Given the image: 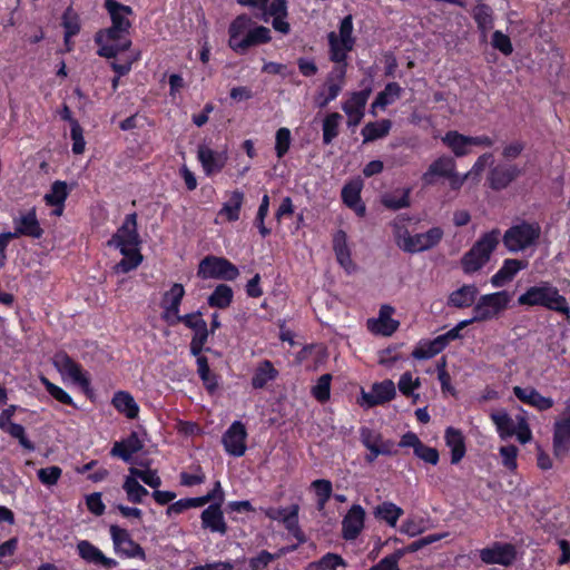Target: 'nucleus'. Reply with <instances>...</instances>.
Returning <instances> with one entry per match:
<instances>
[{
	"instance_id": "obj_8",
	"label": "nucleus",
	"mask_w": 570,
	"mask_h": 570,
	"mask_svg": "<svg viewBox=\"0 0 570 570\" xmlns=\"http://www.w3.org/2000/svg\"><path fill=\"white\" fill-rule=\"evenodd\" d=\"M509 302L507 292L482 295L473 307L472 323L484 322L497 317L505 309Z\"/></svg>"
},
{
	"instance_id": "obj_55",
	"label": "nucleus",
	"mask_w": 570,
	"mask_h": 570,
	"mask_svg": "<svg viewBox=\"0 0 570 570\" xmlns=\"http://www.w3.org/2000/svg\"><path fill=\"white\" fill-rule=\"evenodd\" d=\"M197 373L208 390L214 391L217 387V381L215 375L210 373L208 362L205 356H199L197 358Z\"/></svg>"
},
{
	"instance_id": "obj_48",
	"label": "nucleus",
	"mask_w": 570,
	"mask_h": 570,
	"mask_svg": "<svg viewBox=\"0 0 570 570\" xmlns=\"http://www.w3.org/2000/svg\"><path fill=\"white\" fill-rule=\"evenodd\" d=\"M271 40V31L263 26L252 27L249 32L244 37V53L248 48Z\"/></svg>"
},
{
	"instance_id": "obj_14",
	"label": "nucleus",
	"mask_w": 570,
	"mask_h": 570,
	"mask_svg": "<svg viewBox=\"0 0 570 570\" xmlns=\"http://www.w3.org/2000/svg\"><path fill=\"white\" fill-rule=\"evenodd\" d=\"M179 322H183L188 328L194 331L190 351L194 355H198L203 351L209 334L206 321L203 318L200 312H195L183 316L180 315V318L176 320V324Z\"/></svg>"
},
{
	"instance_id": "obj_41",
	"label": "nucleus",
	"mask_w": 570,
	"mask_h": 570,
	"mask_svg": "<svg viewBox=\"0 0 570 570\" xmlns=\"http://www.w3.org/2000/svg\"><path fill=\"white\" fill-rule=\"evenodd\" d=\"M478 293L475 285H463L450 294L449 305L458 308L469 307L474 303Z\"/></svg>"
},
{
	"instance_id": "obj_26",
	"label": "nucleus",
	"mask_w": 570,
	"mask_h": 570,
	"mask_svg": "<svg viewBox=\"0 0 570 570\" xmlns=\"http://www.w3.org/2000/svg\"><path fill=\"white\" fill-rule=\"evenodd\" d=\"M513 394L522 403L530 405L539 411H547L554 404V401L551 397L543 396L532 386H514Z\"/></svg>"
},
{
	"instance_id": "obj_34",
	"label": "nucleus",
	"mask_w": 570,
	"mask_h": 570,
	"mask_svg": "<svg viewBox=\"0 0 570 570\" xmlns=\"http://www.w3.org/2000/svg\"><path fill=\"white\" fill-rule=\"evenodd\" d=\"M443 144L455 157H464L472 150L471 136H465L456 130H450L442 137Z\"/></svg>"
},
{
	"instance_id": "obj_19",
	"label": "nucleus",
	"mask_w": 570,
	"mask_h": 570,
	"mask_svg": "<svg viewBox=\"0 0 570 570\" xmlns=\"http://www.w3.org/2000/svg\"><path fill=\"white\" fill-rule=\"evenodd\" d=\"M247 432L245 425L235 421L223 435L226 452L234 456H242L246 452Z\"/></svg>"
},
{
	"instance_id": "obj_50",
	"label": "nucleus",
	"mask_w": 570,
	"mask_h": 570,
	"mask_svg": "<svg viewBox=\"0 0 570 570\" xmlns=\"http://www.w3.org/2000/svg\"><path fill=\"white\" fill-rule=\"evenodd\" d=\"M312 488L317 497V507L320 510H323L332 495V483L328 480L318 479L312 482Z\"/></svg>"
},
{
	"instance_id": "obj_13",
	"label": "nucleus",
	"mask_w": 570,
	"mask_h": 570,
	"mask_svg": "<svg viewBox=\"0 0 570 570\" xmlns=\"http://www.w3.org/2000/svg\"><path fill=\"white\" fill-rule=\"evenodd\" d=\"M53 365L62 376L63 381H69L83 389L89 386V379L86 372H83L81 365L76 363L66 353H57L53 356Z\"/></svg>"
},
{
	"instance_id": "obj_6",
	"label": "nucleus",
	"mask_w": 570,
	"mask_h": 570,
	"mask_svg": "<svg viewBox=\"0 0 570 570\" xmlns=\"http://www.w3.org/2000/svg\"><path fill=\"white\" fill-rule=\"evenodd\" d=\"M490 416L501 439L514 435L522 444L531 441L532 432L524 416H511L503 410L493 412Z\"/></svg>"
},
{
	"instance_id": "obj_17",
	"label": "nucleus",
	"mask_w": 570,
	"mask_h": 570,
	"mask_svg": "<svg viewBox=\"0 0 570 570\" xmlns=\"http://www.w3.org/2000/svg\"><path fill=\"white\" fill-rule=\"evenodd\" d=\"M366 512L360 504H353L342 520V537L346 541L355 540L364 529Z\"/></svg>"
},
{
	"instance_id": "obj_44",
	"label": "nucleus",
	"mask_w": 570,
	"mask_h": 570,
	"mask_svg": "<svg viewBox=\"0 0 570 570\" xmlns=\"http://www.w3.org/2000/svg\"><path fill=\"white\" fill-rule=\"evenodd\" d=\"M392 127L389 119L368 122L362 129L363 141L368 142L385 137Z\"/></svg>"
},
{
	"instance_id": "obj_42",
	"label": "nucleus",
	"mask_w": 570,
	"mask_h": 570,
	"mask_svg": "<svg viewBox=\"0 0 570 570\" xmlns=\"http://www.w3.org/2000/svg\"><path fill=\"white\" fill-rule=\"evenodd\" d=\"M68 196V188L65 181H55L48 194L45 195V200L48 205L56 206V215H61L63 209V203Z\"/></svg>"
},
{
	"instance_id": "obj_52",
	"label": "nucleus",
	"mask_w": 570,
	"mask_h": 570,
	"mask_svg": "<svg viewBox=\"0 0 570 570\" xmlns=\"http://www.w3.org/2000/svg\"><path fill=\"white\" fill-rule=\"evenodd\" d=\"M62 24L65 28V42L68 46L71 37L77 35L80 29L78 16L70 9H68L62 17Z\"/></svg>"
},
{
	"instance_id": "obj_4",
	"label": "nucleus",
	"mask_w": 570,
	"mask_h": 570,
	"mask_svg": "<svg viewBox=\"0 0 570 570\" xmlns=\"http://www.w3.org/2000/svg\"><path fill=\"white\" fill-rule=\"evenodd\" d=\"M500 237L501 234L499 229H492L483 234L462 256L460 262L462 271L465 274L471 275L483 268L497 248Z\"/></svg>"
},
{
	"instance_id": "obj_64",
	"label": "nucleus",
	"mask_w": 570,
	"mask_h": 570,
	"mask_svg": "<svg viewBox=\"0 0 570 570\" xmlns=\"http://www.w3.org/2000/svg\"><path fill=\"white\" fill-rule=\"evenodd\" d=\"M420 384L419 377H413L410 372H406L400 377L397 386L402 394L410 396L413 391L420 386Z\"/></svg>"
},
{
	"instance_id": "obj_2",
	"label": "nucleus",
	"mask_w": 570,
	"mask_h": 570,
	"mask_svg": "<svg viewBox=\"0 0 570 570\" xmlns=\"http://www.w3.org/2000/svg\"><path fill=\"white\" fill-rule=\"evenodd\" d=\"M139 234L137 230V215L129 214L125 217L121 226L118 228L108 245L120 250L124 258L114 267L116 273H128L137 268L142 262V255L139 252Z\"/></svg>"
},
{
	"instance_id": "obj_9",
	"label": "nucleus",
	"mask_w": 570,
	"mask_h": 570,
	"mask_svg": "<svg viewBox=\"0 0 570 570\" xmlns=\"http://www.w3.org/2000/svg\"><path fill=\"white\" fill-rule=\"evenodd\" d=\"M127 35L128 32H122L112 27L100 30L95 38L99 46L98 55L114 58L118 52L127 50L131 43Z\"/></svg>"
},
{
	"instance_id": "obj_18",
	"label": "nucleus",
	"mask_w": 570,
	"mask_h": 570,
	"mask_svg": "<svg viewBox=\"0 0 570 570\" xmlns=\"http://www.w3.org/2000/svg\"><path fill=\"white\" fill-rule=\"evenodd\" d=\"M522 174L523 170L517 164H500L491 168L488 181L492 189L500 190L507 188Z\"/></svg>"
},
{
	"instance_id": "obj_57",
	"label": "nucleus",
	"mask_w": 570,
	"mask_h": 570,
	"mask_svg": "<svg viewBox=\"0 0 570 570\" xmlns=\"http://www.w3.org/2000/svg\"><path fill=\"white\" fill-rule=\"evenodd\" d=\"M525 141L521 139H514L503 145L501 155L507 161H512L521 156L525 149Z\"/></svg>"
},
{
	"instance_id": "obj_37",
	"label": "nucleus",
	"mask_w": 570,
	"mask_h": 570,
	"mask_svg": "<svg viewBox=\"0 0 570 570\" xmlns=\"http://www.w3.org/2000/svg\"><path fill=\"white\" fill-rule=\"evenodd\" d=\"M445 443L451 449V463H459L465 454V443L462 432L454 428L445 430Z\"/></svg>"
},
{
	"instance_id": "obj_39",
	"label": "nucleus",
	"mask_w": 570,
	"mask_h": 570,
	"mask_svg": "<svg viewBox=\"0 0 570 570\" xmlns=\"http://www.w3.org/2000/svg\"><path fill=\"white\" fill-rule=\"evenodd\" d=\"M362 184L360 181H352L344 186L342 190V198L346 206L354 209L358 216L365 213V206L361 203L360 194Z\"/></svg>"
},
{
	"instance_id": "obj_63",
	"label": "nucleus",
	"mask_w": 570,
	"mask_h": 570,
	"mask_svg": "<svg viewBox=\"0 0 570 570\" xmlns=\"http://www.w3.org/2000/svg\"><path fill=\"white\" fill-rule=\"evenodd\" d=\"M320 570H336L346 567L345 560L337 553L328 552L318 560Z\"/></svg>"
},
{
	"instance_id": "obj_20",
	"label": "nucleus",
	"mask_w": 570,
	"mask_h": 570,
	"mask_svg": "<svg viewBox=\"0 0 570 570\" xmlns=\"http://www.w3.org/2000/svg\"><path fill=\"white\" fill-rule=\"evenodd\" d=\"M185 295L181 284L175 283L169 291L164 294L161 301L163 318L169 324H176V320L180 318L179 306Z\"/></svg>"
},
{
	"instance_id": "obj_43",
	"label": "nucleus",
	"mask_w": 570,
	"mask_h": 570,
	"mask_svg": "<svg viewBox=\"0 0 570 570\" xmlns=\"http://www.w3.org/2000/svg\"><path fill=\"white\" fill-rule=\"evenodd\" d=\"M402 88L396 82H390L385 86L372 104V114L375 115V108L384 109L401 97Z\"/></svg>"
},
{
	"instance_id": "obj_45",
	"label": "nucleus",
	"mask_w": 570,
	"mask_h": 570,
	"mask_svg": "<svg viewBox=\"0 0 570 570\" xmlns=\"http://www.w3.org/2000/svg\"><path fill=\"white\" fill-rule=\"evenodd\" d=\"M122 488L127 494V499L132 503H141L144 498L149 493L148 490L138 482V479L131 474L126 476Z\"/></svg>"
},
{
	"instance_id": "obj_46",
	"label": "nucleus",
	"mask_w": 570,
	"mask_h": 570,
	"mask_svg": "<svg viewBox=\"0 0 570 570\" xmlns=\"http://www.w3.org/2000/svg\"><path fill=\"white\" fill-rule=\"evenodd\" d=\"M342 115L338 112L328 114L323 120V141L330 145L338 136V128L342 122Z\"/></svg>"
},
{
	"instance_id": "obj_59",
	"label": "nucleus",
	"mask_w": 570,
	"mask_h": 570,
	"mask_svg": "<svg viewBox=\"0 0 570 570\" xmlns=\"http://www.w3.org/2000/svg\"><path fill=\"white\" fill-rule=\"evenodd\" d=\"M493 164V155L491 153H484L478 157L471 169L468 171L471 179L479 181L483 170Z\"/></svg>"
},
{
	"instance_id": "obj_29",
	"label": "nucleus",
	"mask_w": 570,
	"mask_h": 570,
	"mask_svg": "<svg viewBox=\"0 0 570 570\" xmlns=\"http://www.w3.org/2000/svg\"><path fill=\"white\" fill-rule=\"evenodd\" d=\"M105 8L110 14L111 26L114 29L120 30L122 32H128L131 23L129 20V16H131L132 10L128 6H124L116 0H106Z\"/></svg>"
},
{
	"instance_id": "obj_51",
	"label": "nucleus",
	"mask_w": 570,
	"mask_h": 570,
	"mask_svg": "<svg viewBox=\"0 0 570 570\" xmlns=\"http://www.w3.org/2000/svg\"><path fill=\"white\" fill-rule=\"evenodd\" d=\"M473 17L478 23L479 29L485 33L492 28V14L490 7L479 4L473 10Z\"/></svg>"
},
{
	"instance_id": "obj_3",
	"label": "nucleus",
	"mask_w": 570,
	"mask_h": 570,
	"mask_svg": "<svg viewBox=\"0 0 570 570\" xmlns=\"http://www.w3.org/2000/svg\"><path fill=\"white\" fill-rule=\"evenodd\" d=\"M518 304L521 306H542L567 316L570 314L566 297L560 295L557 287L547 282L529 287L518 297Z\"/></svg>"
},
{
	"instance_id": "obj_23",
	"label": "nucleus",
	"mask_w": 570,
	"mask_h": 570,
	"mask_svg": "<svg viewBox=\"0 0 570 570\" xmlns=\"http://www.w3.org/2000/svg\"><path fill=\"white\" fill-rule=\"evenodd\" d=\"M394 309L389 305L380 308L377 318L367 321V328L371 333L382 336H391L399 327V322L392 318Z\"/></svg>"
},
{
	"instance_id": "obj_11",
	"label": "nucleus",
	"mask_w": 570,
	"mask_h": 570,
	"mask_svg": "<svg viewBox=\"0 0 570 570\" xmlns=\"http://www.w3.org/2000/svg\"><path fill=\"white\" fill-rule=\"evenodd\" d=\"M360 440L368 450L365 460L370 463L374 462L380 455H392L396 453L395 444L392 440H385L379 431L367 426L360 429Z\"/></svg>"
},
{
	"instance_id": "obj_24",
	"label": "nucleus",
	"mask_w": 570,
	"mask_h": 570,
	"mask_svg": "<svg viewBox=\"0 0 570 570\" xmlns=\"http://www.w3.org/2000/svg\"><path fill=\"white\" fill-rule=\"evenodd\" d=\"M253 27V20L246 16H238L229 26V47L237 53H244V37Z\"/></svg>"
},
{
	"instance_id": "obj_62",
	"label": "nucleus",
	"mask_w": 570,
	"mask_h": 570,
	"mask_svg": "<svg viewBox=\"0 0 570 570\" xmlns=\"http://www.w3.org/2000/svg\"><path fill=\"white\" fill-rule=\"evenodd\" d=\"M70 135L72 139V153L76 155H81L86 148V141L83 138V131L79 122H72V128H70Z\"/></svg>"
},
{
	"instance_id": "obj_60",
	"label": "nucleus",
	"mask_w": 570,
	"mask_h": 570,
	"mask_svg": "<svg viewBox=\"0 0 570 570\" xmlns=\"http://www.w3.org/2000/svg\"><path fill=\"white\" fill-rule=\"evenodd\" d=\"M41 383L45 385L47 392L57 401L68 405L73 404L72 397L65 390L51 383L48 379L41 377Z\"/></svg>"
},
{
	"instance_id": "obj_21",
	"label": "nucleus",
	"mask_w": 570,
	"mask_h": 570,
	"mask_svg": "<svg viewBox=\"0 0 570 570\" xmlns=\"http://www.w3.org/2000/svg\"><path fill=\"white\" fill-rule=\"evenodd\" d=\"M399 445L401 448H412L414 454L426 463L435 465L439 462L438 450L423 444L419 436L413 432L403 434Z\"/></svg>"
},
{
	"instance_id": "obj_40",
	"label": "nucleus",
	"mask_w": 570,
	"mask_h": 570,
	"mask_svg": "<svg viewBox=\"0 0 570 570\" xmlns=\"http://www.w3.org/2000/svg\"><path fill=\"white\" fill-rule=\"evenodd\" d=\"M373 515L394 528L403 515V509L391 501H384L374 508Z\"/></svg>"
},
{
	"instance_id": "obj_22",
	"label": "nucleus",
	"mask_w": 570,
	"mask_h": 570,
	"mask_svg": "<svg viewBox=\"0 0 570 570\" xmlns=\"http://www.w3.org/2000/svg\"><path fill=\"white\" fill-rule=\"evenodd\" d=\"M14 235L17 237L28 236L32 238H40L43 230L39 224L36 215V209L31 208L28 212L20 214L13 218Z\"/></svg>"
},
{
	"instance_id": "obj_54",
	"label": "nucleus",
	"mask_w": 570,
	"mask_h": 570,
	"mask_svg": "<svg viewBox=\"0 0 570 570\" xmlns=\"http://www.w3.org/2000/svg\"><path fill=\"white\" fill-rule=\"evenodd\" d=\"M39 481L46 487H52L58 483L62 475L61 468L57 465H51L47 468L39 469L37 472Z\"/></svg>"
},
{
	"instance_id": "obj_1",
	"label": "nucleus",
	"mask_w": 570,
	"mask_h": 570,
	"mask_svg": "<svg viewBox=\"0 0 570 570\" xmlns=\"http://www.w3.org/2000/svg\"><path fill=\"white\" fill-rule=\"evenodd\" d=\"M353 19L346 16L340 24L338 33H328L330 58L336 65L327 73L324 82L314 96L315 106L325 108L335 100L346 85V57L352 51L355 39L353 37Z\"/></svg>"
},
{
	"instance_id": "obj_28",
	"label": "nucleus",
	"mask_w": 570,
	"mask_h": 570,
	"mask_svg": "<svg viewBox=\"0 0 570 570\" xmlns=\"http://www.w3.org/2000/svg\"><path fill=\"white\" fill-rule=\"evenodd\" d=\"M454 169H456V164L452 157L440 156L430 164L422 175V180L426 185H432L436 178H446Z\"/></svg>"
},
{
	"instance_id": "obj_15",
	"label": "nucleus",
	"mask_w": 570,
	"mask_h": 570,
	"mask_svg": "<svg viewBox=\"0 0 570 570\" xmlns=\"http://www.w3.org/2000/svg\"><path fill=\"white\" fill-rule=\"evenodd\" d=\"M110 535L112 539L115 551L125 558H137L140 560L146 559L144 549L136 543L127 530L118 525H111Z\"/></svg>"
},
{
	"instance_id": "obj_31",
	"label": "nucleus",
	"mask_w": 570,
	"mask_h": 570,
	"mask_svg": "<svg viewBox=\"0 0 570 570\" xmlns=\"http://www.w3.org/2000/svg\"><path fill=\"white\" fill-rule=\"evenodd\" d=\"M396 394L394 382L391 380H384L380 383H375L372 386L371 392L363 393V400L368 406L385 403L394 399Z\"/></svg>"
},
{
	"instance_id": "obj_47",
	"label": "nucleus",
	"mask_w": 570,
	"mask_h": 570,
	"mask_svg": "<svg viewBox=\"0 0 570 570\" xmlns=\"http://www.w3.org/2000/svg\"><path fill=\"white\" fill-rule=\"evenodd\" d=\"M233 299V291L228 285H218L208 297V304L212 307L225 308L229 306Z\"/></svg>"
},
{
	"instance_id": "obj_35",
	"label": "nucleus",
	"mask_w": 570,
	"mask_h": 570,
	"mask_svg": "<svg viewBox=\"0 0 570 570\" xmlns=\"http://www.w3.org/2000/svg\"><path fill=\"white\" fill-rule=\"evenodd\" d=\"M202 524L212 532L225 534L227 524L219 504H212L202 512Z\"/></svg>"
},
{
	"instance_id": "obj_7",
	"label": "nucleus",
	"mask_w": 570,
	"mask_h": 570,
	"mask_svg": "<svg viewBox=\"0 0 570 570\" xmlns=\"http://www.w3.org/2000/svg\"><path fill=\"white\" fill-rule=\"evenodd\" d=\"M541 235L537 223H520L510 227L503 235V244L511 253L522 252L533 246Z\"/></svg>"
},
{
	"instance_id": "obj_56",
	"label": "nucleus",
	"mask_w": 570,
	"mask_h": 570,
	"mask_svg": "<svg viewBox=\"0 0 570 570\" xmlns=\"http://www.w3.org/2000/svg\"><path fill=\"white\" fill-rule=\"evenodd\" d=\"M382 202L385 207L391 209L406 208L410 206V189L402 190L400 195H385Z\"/></svg>"
},
{
	"instance_id": "obj_38",
	"label": "nucleus",
	"mask_w": 570,
	"mask_h": 570,
	"mask_svg": "<svg viewBox=\"0 0 570 570\" xmlns=\"http://www.w3.org/2000/svg\"><path fill=\"white\" fill-rule=\"evenodd\" d=\"M278 371L274 367L271 361H262L255 368L252 377V386L254 389H263L269 382L276 380Z\"/></svg>"
},
{
	"instance_id": "obj_16",
	"label": "nucleus",
	"mask_w": 570,
	"mask_h": 570,
	"mask_svg": "<svg viewBox=\"0 0 570 570\" xmlns=\"http://www.w3.org/2000/svg\"><path fill=\"white\" fill-rule=\"evenodd\" d=\"M371 95V89L362 91H354L348 95V98L342 104V110L347 116V126H357L365 115V107Z\"/></svg>"
},
{
	"instance_id": "obj_27",
	"label": "nucleus",
	"mask_w": 570,
	"mask_h": 570,
	"mask_svg": "<svg viewBox=\"0 0 570 570\" xmlns=\"http://www.w3.org/2000/svg\"><path fill=\"white\" fill-rule=\"evenodd\" d=\"M244 203V193L233 190L228 194V199L223 204L215 219L216 224L220 222H236L239 219L240 209Z\"/></svg>"
},
{
	"instance_id": "obj_58",
	"label": "nucleus",
	"mask_w": 570,
	"mask_h": 570,
	"mask_svg": "<svg viewBox=\"0 0 570 570\" xmlns=\"http://www.w3.org/2000/svg\"><path fill=\"white\" fill-rule=\"evenodd\" d=\"M291 131L288 128H279L275 136V150L278 158H282L289 149Z\"/></svg>"
},
{
	"instance_id": "obj_25",
	"label": "nucleus",
	"mask_w": 570,
	"mask_h": 570,
	"mask_svg": "<svg viewBox=\"0 0 570 570\" xmlns=\"http://www.w3.org/2000/svg\"><path fill=\"white\" fill-rule=\"evenodd\" d=\"M197 158L207 176L219 173L227 161L226 153L213 150L207 146H199Z\"/></svg>"
},
{
	"instance_id": "obj_30",
	"label": "nucleus",
	"mask_w": 570,
	"mask_h": 570,
	"mask_svg": "<svg viewBox=\"0 0 570 570\" xmlns=\"http://www.w3.org/2000/svg\"><path fill=\"white\" fill-rule=\"evenodd\" d=\"M77 550L79 556L87 562L110 569L118 563L115 559L106 557L100 549L87 540L78 542Z\"/></svg>"
},
{
	"instance_id": "obj_10",
	"label": "nucleus",
	"mask_w": 570,
	"mask_h": 570,
	"mask_svg": "<svg viewBox=\"0 0 570 570\" xmlns=\"http://www.w3.org/2000/svg\"><path fill=\"white\" fill-rule=\"evenodd\" d=\"M198 276L225 281H234L238 275V268L224 257L208 256L200 263L197 272Z\"/></svg>"
},
{
	"instance_id": "obj_32",
	"label": "nucleus",
	"mask_w": 570,
	"mask_h": 570,
	"mask_svg": "<svg viewBox=\"0 0 570 570\" xmlns=\"http://www.w3.org/2000/svg\"><path fill=\"white\" fill-rule=\"evenodd\" d=\"M528 264L523 261L515 258H508L503 262L500 269L491 277L493 287H502L511 282L514 276L522 269L527 268Z\"/></svg>"
},
{
	"instance_id": "obj_5",
	"label": "nucleus",
	"mask_w": 570,
	"mask_h": 570,
	"mask_svg": "<svg viewBox=\"0 0 570 570\" xmlns=\"http://www.w3.org/2000/svg\"><path fill=\"white\" fill-rule=\"evenodd\" d=\"M444 235L441 227H432L424 233L410 234L403 226L394 229L395 244L405 253L415 254L434 248L440 244Z\"/></svg>"
},
{
	"instance_id": "obj_49",
	"label": "nucleus",
	"mask_w": 570,
	"mask_h": 570,
	"mask_svg": "<svg viewBox=\"0 0 570 570\" xmlns=\"http://www.w3.org/2000/svg\"><path fill=\"white\" fill-rule=\"evenodd\" d=\"M444 350V343L441 342L438 337L428 343L421 344L415 347L412 352V356L416 360H428Z\"/></svg>"
},
{
	"instance_id": "obj_33",
	"label": "nucleus",
	"mask_w": 570,
	"mask_h": 570,
	"mask_svg": "<svg viewBox=\"0 0 570 570\" xmlns=\"http://www.w3.org/2000/svg\"><path fill=\"white\" fill-rule=\"evenodd\" d=\"M333 249L338 264L347 272L355 271V265L351 257V250L347 245V236L344 230H337L333 236Z\"/></svg>"
},
{
	"instance_id": "obj_12",
	"label": "nucleus",
	"mask_w": 570,
	"mask_h": 570,
	"mask_svg": "<svg viewBox=\"0 0 570 570\" xmlns=\"http://www.w3.org/2000/svg\"><path fill=\"white\" fill-rule=\"evenodd\" d=\"M479 556L485 564L509 567L515 562L518 551L512 543L493 542L491 546L481 549Z\"/></svg>"
},
{
	"instance_id": "obj_53",
	"label": "nucleus",
	"mask_w": 570,
	"mask_h": 570,
	"mask_svg": "<svg viewBox=\"0 0 570 570\" xmlns=\"http://www.w3.org/2000/svg\"><path fill=\"white\" fill-rule=\"evenodd\" d=\"M129 473L135 478L141 480L145 484L149 485L153 489H157L161 484V480L157 474V471L151 469L140 470L137 468H130Z\"/></svg>"
},
{
	"instance_id": "obj_36",
	"label": "nucleus",
	"mask_w": 570,
	"mask_h": 570,
	"mask_svg": "<svg viewBox=\"0 0 570 570\" xmlns=\"http://www.w3.org/2000/svg\"><path fill=\"white\" fill-rule=\"evenodd\" d=\"M111 404L127 419H136L139 413V405L132 395L126 391H118L114 394Z\"/></svg>"
},
{
	"instance_id": "obj_61",
	"label": "nucleus",
	"mask_w": 570,
	"mask_h": 570,
	"mask_svg": "<svg viewBox=\"0 0 570 570\" xmlns=\"http://www.w3.org/2000/svg\"><path fill=\"white\" fill-rule=\"evenodd\" d=\"M331 389V375L324 374L318 380L316 385L313 387L312 393L321 402L326 401L330 397Z\"/></svg>"
}]
</instances>
